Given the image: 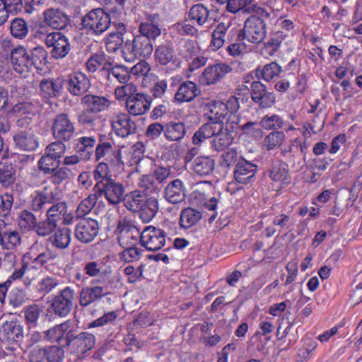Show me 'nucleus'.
Listing matches in <instances>:
<instances>
[{"label": "nucleus", "mask_w": 362, "mask_h": 362, "mask_svg": "<svg viewBox=\"0 0 362 362\" xmlns=\"http://www.w3.org/2000/svg\"><path fill=\"white\" fill-rule=\"evenodd\" d=\"M107 293L101 286L84 287L80 292V305L83 307L87 306Z\"/></svg>", "instance_id": "c756f323"}, {"label": "nucleus", "mask_w": 362, "mask_h": 362, "mask_svg": "<svg viewBox=\"0 0 362 362\" xmlns=\"http://www.w3.org/2000/svg\"><path fill=\"white\" fill-rule=\"evenodd\" d=\"M283 120L278 115L265 116L261 120L260 126L266 129L281 128Z\"/></svg>", "instance_id": "0e129e2a"}, {"label": "nucleus", "mask_w": 362, "mask_h": 362, "mask_svg": "<svg viewBox=\"0 0 362 362\" xmlns=\"http://www.w3.org/2000/svg\"><path fill=\"white\" fill-rule=\"evenodd\" d=\"M13 203L11 194L6 193L0 197V216L7 217L10 215Z\"/></svg>", "instance_id": "680f3d73"}, {"label": "nucleus", "mask_w": 362, "mask_h": 362, "mask_svg": "<svg viewBox=\"0 0 362 362\" xmlns=\"http://www.w3.org/2000/svg\"><path fill=\"white\" fill-rule=\"evenodd\" d=\"M66 205L64 202H57L47 209V217L57 223L62 219V214L66 211Z\"/></svg>", "instance_id": "052dcab7"}, {"label": "nucleus", "mask_w": 362, "mask_h": 362, "mask_svg": "<svg viewBox=\"0 0 362 362\" xmlns=\"http://www.w3.org/2000/svg\"><path fill=\"white\" fill-rule=\"evenodd\" d=\"M98 66H101L99 74L102 82L110 81V75L113 73L112 57L105 53H101L91 57L86 62V67L89 71L95 72Z\"/></svg>", "instance_id": "1a4fd4ad"}, {"label": "nucleus", "mask_w": 362, "mask_h": 362, "mask_svg": "<svg viewBox=\"0 0 362 362\" xmlns=\"http://www.w3.org/2000/svg\"><path fill=\"white\" fill-rule=\"evenodd\" d=\"M210 11L203 4L193 5L188 12V19L192 22H196L198 25L202 26L209 20Z\"/></svg>", "instance_id": "72a5a7b5"}, {"label": "nucleus", "mask_w": 362, "mask_h": 362, "mask_svg": "<svg viewBox=\"0 0 362 362\" xmlns=\"http://www.w3.org/2000/svg\"><path fill=\"white\" fill-rule=\"evenodd\" d=\"M103 196V195H97L96 192H95L94 194L90 195L81 201L76 210V218H83L84 216L89 214L95 205L98 198Z\"/></svg>", "instance_id": "37998d69"}, {"label": "nucleus", "mask_w": 362, "mask_h": 362, "mask_svg": "<svg viewBox=\"0 0 362 362\" xmlns=\"http://www.w3.org/2000/svg\"><path fill=\"white\" fill-rule=\"evenodd\" d=\"M233 137L228 133V129L223 128L218 132L211 141L212 148L216 151H222L232 143Z\"/></svg>", "instance_id": "ea45409f"}, {"label": "nucleus", "mask_w": 362, "mask_h": 362, "mask_svg": "<svg viewBox=\"0 0 362 362\" xmlns=\"http://www.w3.org/2000/svg\"><path fill=\"white\" fill-rule=\"evenodd\" d=\"M11 62L14 71L20 74L32 71L28 49L23 46L13 48L11 52Z\"/></svg>", "instance_id": "2eb2a0df"}, {"label": "nucleus", "mask_w": 362, "mask_h": 362, "mask_svg": "<svg viewBox=\"0 0 362 362\" xmlns=\"http://www.w3.org/2000/svg\"><path fill=\"white\" fill-rule=\"evenodd\" d=\"M43 23L55 30L64 29L70 22V19L61 9L49 8L43 11Z\"/></svg>", "instance_id": "f3484780"}, {"label": "nucleus", "mask_w": 362, "mask_h": 362, "mask_svg": "<svg viewBox=\"0 0 362 362\" xmlns=\"http://www.w3.org/2000/svg\"><path fill=\"white\" fill-rule=\"evenodd\" d=\"M64 142V141L57 139L56 141L52 142L47 146L45 153L60 159L66 150V146Z\"/></svg>", "instance_id": "e2e57ef3"}, {"label": "nucleus", "mask_w": 362, "mask_h": 362, "mask_svg": "<svg viewBox=\"0 0 362 362\" xmlns=\"http://www.w3.org/2000/svg\"><path fill=\"white\" fill-rule=\"evenodd\" d=\"M69 330V322L61 323L54 326L48 330L43 332L44 338L49 341H58L64 346L65 343V336Z\"/></svg>", "instance_id": "7c9ffc66"}, {"label": "nucleus", "mask_w": 362, "mask_h": 362, "mask_svg": "<svg viewBox=\"0 0 362 362\" xmlns=\"http://www.w3.org/2000/svg\"><path fill=\"white\" fill-rule=\"evenodd\" d=\"M253 0H229L226 5V9L228 11L236 13L238 11L245 9V8L252 4Z\"/></svg>", "instance_id": "338daca9"}, {"label": "nucleus", "mask_w": 362, "mask_h": 362, "mask_svg": "<svg viewBox=\"0 0 362 362\" xmlns=\"http://www.w3.org/2000/svg\"><path fill=\"white\" fill-rule=\"evenodd\" d=\"M4 240L2 242V248L6 250H13L21 243V236L18 232L6 231L4 229Z\"/></svg>", "instance_id": "09e8293b"}, {"label": "nucleus", "mask_w": 362, "mask_h": 362, "mask_svg": "<svg viewBox=\"0 0 362 362\" xmlns=\"http://www.w3.org/2000/svg\"><path fill=\"white\" fill-rule=\"evenodd\" d=\"M98 263H99L100 276L104 280H109L112 273V257L110 255H106L105 257L98 261Z\"/></svg>", "instance_id": "6e6d98bb"}, {"label": "nucleus", "mask_w": 362, "mask_h": 362, "mask_svg": "<svg viewBox=\"0 0 362 362\" xmlns=\"http://www.w3.org/2000/svg\"><path fill=\"white\" fill-rule=\"evenodd\" d=\"M16 147L25 151H32L38 146L37 139L31 129L20 130L13 136Z\"/></svg>", "instance_id": "6ab92c4d"}, {"label": "nucleus", "mask_w": 362, "mask_h": 362, "mask_svg": "<svg viewBox=\"0 0 362 362\" xmlns=\"http://www.w3.org/2000/svg\"><path fill=\"white\" fill-rule=\"evenodd\" d=\"M28 49L30 63L32 71L33 69L42 71L48 63L47 51L42 46H37Z\"/></svg>", "instance_id": "c85d7f7f"}, {"label": "nucleus", "mask_w": 362, "mask_h": 362, "mask_svg": "<svg viewBox=\"0 0 362 362\" xmlns=\"http://www.w3.org/2000/svg\"><path fill=\"white\" fill-rule=\"evenodd\" d=\"M207 112L205 115L210 122H223L227 115L225 103L221 101H212L206 105Z\"/></svg>", "instance_id": "2f4dec72"}, {"label": "nucleus", "mask_w": 362, "mask_h": 362, "mask_svg": "<svg viewBox=\"0 0 362 362\" xmlns=\"http://www.w3.org/2000/svg\"><path fill=\"white\" fill-rule=\"evenodd\" d=\"M107 165L100 163L95 170V178L101 179L94 187L97 195H104L110 204H113V180Z\"/></svg>", "instance_id": "39448f33"}, {"label": "nucleus", "mask_w": 362, "mask_h": 362, "mask_svg": "<svg viewBox=\"0 0 362 362\" xmlns=\"http://www.w3.org/2000/svg\"><path fill=\"white\" fill-rule=\"evenodd\" d=\"M98 233V224L95 219L81 218L75 226V237L81 243H89Z\"/></svg>", "instance_id": "9b49d317"}, {"label": "nucleus", "mask_w": 362, "mask_h": 362, "mask_svg": "<svg viewBox=\"0 0 362 362\" xmlns=\"http://www.w3.org/2000/svg\"><path fill=\"white\" fill-rule=\"evenodd\" d=\"M240 158L238 156V153L234 148H228L225 151L221 157L220 165L222 168H229L238 163Z\"/></svg>", "instance_id": "864d4df0"}, {"label": "nucleus", "mask_w": 362, "mask_h": 362, "mask_svg": "<svg viewBox=\"0 0 362 362\" xmlns=\"http://www.w3.org/2000/svg\"><path fill=\"white\" fill-rule=\"evenodd\" d=\"M54 137L59 141H69L74 136L75 128L66 114L57 115L52 127Z\"/></svg>", "instance_id": "9d476101"}, {"label": "nucleus", "mask_w": 362, "mask_h": 362, "mask_svg": "<svg viewBox=\"0 0 362 362\" xmlns=\"http://www.w3.org/2000/svg\"><path fill=\"white\" fill-rule=\"evenodd\" d=\"M110 100L103 96L87 94L81 99V105L95 113L107 110L110 105Z\"/></svg>", "instance_id": "b1692460"}, {"label": "nucleus", "mask_w": 362, "mask_h": 362, "mask_svg": "<svg viewBox=\"0 0 362 362\" xmlns=\"http://www.w3.org/2000/svg\"><path fill=\"white\" fill-rule=\"evenodd\" d=\"M144 198V197L136 192H134L132 194H125L122 199L123 206L130 211L138 213Z\"/></svg>", "instance_id": "49530a36"}, {"label": "nucleus", "mask_w": 362, "mask_h": 362, "mask_svg": "<svg viewBox=\"0 0 362 362\" xmlns=\"http://www.w3.org/2000/svg\"><path fill=\"white\" fill-rule=\"evenodd\" d=\"M232 69L230 66L225 63L209 66L202 72L199 82L204 86L214 84L223 78L227 74L232 71Z\"/></svg>", "instance_id": "4468645a"}, {"label": "nucleus", "mask_w": 362, "mask_h": 362, "mask_svg": "<svg viewBox=\"0 0 362 362\" xmlns=\"http://www.w3.org/2000/svg\"><path fill=\"white\" fill-rule=\"evenodd\" d=\"M158 211V202L156 198L144 197L138 211L140 218L144 223L150 222Z\"/></svg>", "instance_id": "a878e982"}, {"label": "nucleus", "mask_w": 362, "mask_h": 362, "mask_svg": "<svg viewBox=\"0 0 362 362\" xmlns=\"http://www.w3.org/2000/svg\"><path fill=\"white\" fill-rule=\"evenodd\" d=\"M10 30L11 35L18 39L24 38L28 33V26L23 18H15L12 21Z\"/></svg>", "instance_id": "a18cd8bd"}, {"label": "nucleus", "mask_w": 362, "mask_h": 362, "mask_svg": "<svg viewBox=\"0 0 362 362\" xmlns=\"http://www.w3.org/2000/svg\"><path fill=\"white\" fill-rule=\"evenodd\" d=\"M230 21L226 23H220L214 29L212 33V39L211 41V47L214 49H218L221 48L224 43V36L227 30L230 28Z\"/></svg>", "instance_id": "58836bf2"}, {"label": "nucleus", "mask_w": 362, "mask_h": 362, "mask_svg": "<svg viewBox=\"0 0 362 362\" xmlns=\"http://www.w3.org/2000/svg\"><path fill=\"white\" fill-rule=\"evenodd\" d=\"M267 35L265 20L257 15H251L245 21L244 27L240 30L238 37L240 40H247L249 42L259 44Z\"/></svg>", "instance_id": "7ed1b4c3"}, {"label": "nucleus", "mask_w": 362, "mask_h": 362, "mask_svg": "<svg viewBox=\"0 0 362 362\" xmlns=\"http://www.w3.org/2000/svg\"><path fill=\"white\" fill-rule=\"evenodd\" d=\"M46 360L48 362H63L64 359V350L63 348L52 345L45 346Z\"/></svg>", "instance_id": "5fc2aeb1"}, {"label": "nucleus", "mask_w": 362, "mask_h": 362, "mask_svg": "<svg viewBox=\"0 0 362 362\" xmlns=\"http://www.w3.org/2000/svg\"><path fill=\"white\" fill-rule=\"evenodd\" d=\"M200 94L196 84L187 81L181 84L175 95V100L178 102H189Z\"/></svg>", "instance_id": "cd10ccee"}, {"label": "nucleus", "mask_w": 362, "mask_h": 362, "mask_svg": "<svg viewBox=\"0 0 362 362\" xmlns=\"http://www.w3.org/2000/svg\"><path fill=\"white\" fill-rule=\"evenodd\" d=\"M136 125L131 121L129 115H120L117 116L115 121V133L119 137H126L136 132Z\"/></svg>", "instance_id": "bb28decb"}, {"label": "nucleus", "mask_w": 362, "mask_h": 362, "mask_svg": "<svg viewBox=\"0 0 362 362\" xmlns=\"http://www.w3.org/2000/svg\"><path fill=\"white\" fill-rule=\"evenodd\" d=\"M185 134L186 129L183 122H170L165 125L164 135L168 141H180Z\"/></svg>", "instance_id": "f704fd0d"}, {"label": "nucleus", "mask_w": 362, "mask_h": 362, "mask_svg": "<svg viewBox=\"0 0 362 362\" xmlns=\"http://www.w3.org/2000/svg\"><path fill=\"white\" fill-rule=\"evenodd\" d=\"M64 83V79L61 78L42 80L40 83L42 96L48 100L59 98L62 94Z\"/></svg>", "instance_id": "412c9836"}, {"label": "nucleus", "mask_w": 362, "mask_h": 362, "mask_svg": "<svg viewBox=\"0 0 362 362\" xmlns=\"http://www.w3.org/2000/svg\"><path fill=\"white\" fill-rule=\"evenodd\" d=\"M23 327L17 321H6L0 329V340L11 344L23 339Z\"/></svg>", "instance_id": "a211bd4d"}, {"label": "nucleus", "mask_w": 362, "mask_h": 362, "mask_svg": "<svg viewBox=\"0 0 362 362\" xmlns=\"http://www.w3.org/2000/svg\"><path fill=\"white\" fill-rule=\"evenodd\" d=\"M194 170L199 175H209L214 169V161L209 157H198L194 161Z\"/></svg>", "instance_id": "a19ab883"}, {"label": "nucleus", "mask_w": 362, "mask_h": 362, "mask_svg": "<svg viewBox=\"0 0 362 362\" xmlns=\"http://www.w3.org/2000/svg\"><path fill=\"white\" fill-rule=\"evenodd\" d=\"M202 218V212L193 208L187 207L182 210L179 223L182 228L187 229L196 225Z\"/></svg>", "instance_id": "473e14b6"}, {"label": "nucleus", "mask_w": 362, "mask_h": 362, "mask_svg": "<svg viewBox=\"0 0 362 362\" xmlns=\"http://www.w3.org/2000/svg\"><path fill=\"white\" fill-rule=\"evenodd\" d=\"M152 98L150 95L137 93L129 96L125 102L129 112L134 115H140L146 113L150 108Z\"/></svg>", "instance_id": "dca6fc26"}, {"label": "nucleus", "mask_w": 362, "mask_h": 362, "mask_svg": "<svg viewBox=\"0 0 362 362\" xmlns=\"http://www.w3.org/2000/svg\"><path fill=\"white\" fill-rule=\"evenodd\" d=\"M25 322L29 328H35L45 315V308L39 304L33 303L23 308Z\"/></svg>", "instance_id": "5701e85b"}, {"label": "nucleus", "mask_w": 362, "mask_h": 362, "mask_svg": "<svg viewBox=\"0 0 362 362\" xmlns=\"http://www.w3.org/2000/svg\"><path fill=\"white\" fill-rule=\"evenodd\" d=\"M117 229L119 233L117 241L121 247L134 246L138 238L141 239L139 230L125 219L119 221Z\"/></svg>", "instance_id": "f8f14e48"}, {"label": "nucleus", "mask_w": 362, "mask_h": 362, "mask_svg": "<svg viewBox=\"0 0 362 362\" xmlns=\"http://www.w3.org/2000/svg\"><path fill=\"white\" fill-rule=\"evenodd\" d=\"M28 300L25 292L23 290L15 288L8 294V303L14 309L23 306Z\"/></svg>", "instance_id": "de8ad7c7"}, {"label": "nucleus", "mask_w": 362, "mask_h": 362, "mask_svg": "<svg viewBox=\"0 0 362 362\" xmlns=\"http://www.w3.org/2000/svg\"><path fill=\"white\" fill-rule=\"evenodd\" d=\"M139 35H144L150 40H154L160 35V29L151 23H141L139 26Z\"/></svg>", "instance_id": "4d7b16f0"}, {"label": "nucleus", "mask_w": 362, "mask_h": 362, "mask_svg": "<svg viewBox=\"0 0 362 362\" xmlns=\"http://www.w3.org/2000/svg\"><path fill=\"white\" fill-rule=\"evenodd\" d=\"M115 58L119 59L122 58L125 62L131 63L134 61L136 57H147L153 52V45L150 40L144 35H136L133 41L129 43V40L124 43V35L127 34L126 26L123 23H115Z\"/></svg>", "instance_id": "f257e3e1"}, {"label": "nucleus", "mask_w": 362, "mask_h": 362, "mask_svg": "<svg viewBox=\"0 0 362 362\" xmlns=\"http://www.w3.org/2000/svg\"><path fill=\"white\" fill-rule=\"evenodd\" d=\"M255 71L258 79L263 78L266 81H269L279 76L282 71V69L277 63L271 62L264 65L262 69L260 67L256 69Z\"/></svg>", "instance_id": "4c0bfd02"}, {"label": "nucleus", "mask_w": 362, "mask_h": 362, "mask_svg": "<svg viewBox=\"0 0 362 362\" xmlns=\"http://www.w3.org/2000/svg\"><path fill=\"white\" fill-rule=\"evenodd\" d=\"M37 219L33 213L23 210L21 212L18 218V226L21 229L29 230L35 227Z\"/></svg>", "instance_id": "3c124183"}, {"label": "nucleus", "mask_w": 362, "mask_h": 362, "mask_svg": "<svg viewBox=\"0 0 362 362\" xmlns=\"http://www.w3.org/2000/svg\"><path fill=\"white\" fill-rule=\"evenodd\" d=\"M256 171L257 166L255 165L240 158L234 169V178L240 184H247L254 177Z\"/></svg>", "instance_id": "aec40b11"}, {"label": "nucleus", "mask_w": 362, "mask_h": 362, "mask_svg": "<svg viewBox=\"0 0 362 362\" xmlns=\"http://www.w3.org/2000/svg\"><path fill=\"white\" fill-rule=\"evenodd\" d=\"M285 139V134L283 132H272L265 138L267 148L272 149L276 146L280 145Z\"/></svg>", "instance_id": "69168bd1"}, {"label": "nucleus", "mask_w": 362, "mask_h": 362, "mask_svg": "<svg viewBox=\"0 0 362 362\" xmlns=\"http://www.w3.org/2000/svg\"><path fill=\"white\" fill-rule=\"evenodd\" d=\"M164 197L170 203H181L185 198V187L182 181L175 179L165 188Z\"/></svg>", "instance_id": "4be33fe9"}, {"label": "nucleus", "mask_w": 362, "mask_h": 362, "mask_svg": "<svg viewBox=\"0 0 362 362\" xmlns=\"http://www.w3.org/2000/svg\"><path fill=\"white\" fill-rule=\"evenodd\" d=\"M51 175L50 181L54 185H59L75 175L72 170L67 167H58Z\"/></svg>", "instance_id": "8fccbe9b"}, {"label": "nucleus", "mask_w": 362, "mask_h": 362, "mask_svg": "<svg viewBox=\"0 0 362 362\" xmlns=\"http://www.w3.org/2000/svg\"><path fill=\"white\" fill-rule=\"evenodd\" d=\"M110 23V15L103 8L93 9L82 18L83 28L95 34H100L105 31Z\"/></svg>", "instance_id": "20e7f679"}, {"label": "nucleus", "mask_w": 362, "mask_h": 362, "mask_svg": "<svg viewBox=\"0 0 362 362\" xmlns=\"http://www.w3.org/2000/svg\"><path fill=\"white\" fill-rule=\"evenodd\" d=\"M166 233L153 226H147L141 233V243L148 250L156 251L165 244Z\"/></svg>", "instance_id": "6e6552de"}, {"label": "nucleus", "mask_w": 362, "mask_h": 362, "mask_svg": "<svg viewBox=\"0 0 362 362\" xmlns=\"http://www.w3.org/2000/svg\"><path fill=\"white\" fill-rule=\"evenodd\" d=\"M57 226L56 221L47 217L46 220L36 223L34 230L38 235L46 236L49 235L57 228Z\"/></svg>", "instance_id": "603ef678"}, {"label": "nucleus", "mask_w": 362, "mask_h": 362, "mask_svg": "<svg viewBox=\"0 0 362 362\" xmlns=\"http://www.w3.org/2000/svg\"><path fill=\"white\" fill-rule=\"evenodd\" d=\"M74 300V290L67 286L53 297L50 309L60 317H66L73 309Z\"/></svg>", "instance_id": "0eeeda50"}, {"label": "nucleus", "mask_w": 362, "mask_h": 362, "mask_svg": "<svg viewBox=\"0 0 362 362\" xmlns=\"http://www.w3.org/2000/svg\"><path fill=\"white\" fill-rule=\"evenodd\" d=\"M44 42L50 48V54L55 59L64 58L71 50L68 37L61 32H52L46 35Z\"/></svg>", "instance_id": "423d86ee"}, {"label": "nucleus", "mask_w": 362, "mask_h": 362, "mask_svg": "<svg viewBox=\"0 0 362 362\" xmlns=\"http://www.w3.org/2000/svg\"><path fill=\"white\" fill-rule=\"evenodd\" d=\"M156 61L161 65H166L173 60L174 49L170 42H165L158 46L155 50Z\"/></svg>", "instance_id": "e433bc0d"}, {"label": "nucleus", "mask_w": 362, "mask_h": 362, "mask_svg": "<svg viewBox=\"0 0 362 362\" xmlns=\"http://www.w3.org/2000/svg\"><path fill=\"white\" fill-rule=\"evenodd\" d=\"M71 230L67 228H59L56 230L54 235H51L49 240L52 244L57 248H66L71 241Z\"/></svg>", "instance_id": "c9c22d12"}, {"label": "nucleus", "mask_w": 362, "mask_h": 362, "mask_svg": "<svg viewBox=\"0 0 362 362\" xmlns=\"http://www.w3.org/2000/svg\"><path fill=\"white\" fill-rule=\"evenodd\" d=\"M59 284V280L54 277L47 276L42 279L37 284V291L47 294L55 288Z\"/></svg>", "instance_id": "bf43d9fd"}, {"label": "nucleus", "mask_w": 362, "mask_h": 362, "mask_svg": "<svg viewBox=\"0 0 362 362\" xmlns=\"http://www.w3.org/2000/svg\"><path fill=\"white\" fill-rule=\"evenodd\" d=\"M272 223L280 228L279 232L288 229L292 226L290 216L284 214L276 216L272 221Z\"/></svg>", "instance_id": "774afa93"}, {"label": "nucleus", "mask_w": 362, "mask_h": 362, "mask_svg": "<svg viewBox=\"0 0 362 362\" xmlns=\"http://www.w3.org/2000/svg\"><path fill=\"white\" fill-rule=\"evenodd\" d=\"M60 160L56 156H50L46 153L38 161L39 169L45 174H51L56 168L59 167Z\"/></svg>", "instance_id": "79ce46f5"}, {"label": "nucleus", "mask_w": 362, "mask_h": 362, "mask_svg": "<svg viewBox=\"0 0 362 362\" xmlns=\"http://www.w3.org/2000/svg\"><path fill=\"white\" fill-rule=\"evenodd\" d=\"M64 339V347H66L71 354L78 357L90 351L95 343L93 334L88 332L78 333L73 329L67 332Z\"/></svg>", "instance_id": "f03ea898"}, {"label": "nucleus", "mask_w": 362, "mask_h": 362, "mask_svg": "<svg viewBox=\"0 0 362 362\" xmlns=\"http://www.w3.org/2000/svg\"><path fill=\"white\" fill-rule=\"evenodd\" d=\"M269 176L274 182L279 183L281 187L288 185L291 182L288 165L285 163L274 164L269 171Z\"/></svg>", "instance_id": "393cba45"}, {"label": "nucleus", "mask_w": 362, "mask_h": 362, "mask_svg": "<svg viewBox=\"0 0 362 362\" xmlns=\"http://www.w3.org/2000/svg\"><path fill=\"white\" fill-rule=\"evenodd\" d=\"M16 180V169L11 163L0 165V184L8 187Z\"/></svg>", "instance_id": "c03bdc74"}, {"label": "nucleus", "mask_w": 362, "mask_h": 362, "mask_svg": "<svg viewBox=\"0 0 362 362\" xmlns=\"http://www.w3.org/2000/svg\"><path fill=\"white\" fill-rule=\"evenodd\" d=\"M64 83L69 93L74 96L84 95L91 86L88 78L80 71L69 75Z\"/></svg>", "instance_id": "ddd939ff"}, {"label": "nucleus", "mask_w": 362, "mask_h": 362, "mask_svg": "<svg viewBox=\"0 0 362 362\" xmlns=\"http://www.w3.org/2000/svg\"><path fill=\"white\" fill-rule=\"evenodd\" d=\"M223 127V122H207L199 127L200 132H202L207 139L214 138L218 132Z\"/></svg>", "instance_id": "13d9d810"}]
</instances>
